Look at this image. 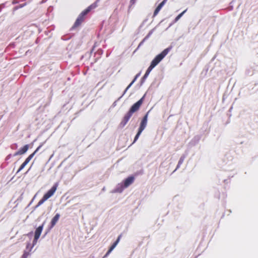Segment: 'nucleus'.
<instances>
[{
  "label": "nucleus",
  "mask_w": 258,
  "mask_h": 258,
  "mask_svg": "<svg viewBox=\"0 0 258 258\" xmlns=\"http://www.w3.org/2000/svg\"><path fill=\"white\" fill-rule=\"evenodd\" d=\"M170 50V48H167L164 49L161 53L157 55L154 59L152 61L151 65L153 67H155L168 53Z\"/></svg>",
  "instance_id": "39448f33"
},
{
  "label": "nucleus",
  "mask_w": 258,
  "mask_h": 258,
  "mask_svg": "<svg viewBox=\"0 0 258 258\" xmlns=\"http://www.w3.org/2000/svg\"><path fill=\"white\" fill-rule=\"evenodd\" d=\"M142 132H143V131L139 130L138 133H137V134L136 135V136L135 138L134 142H135L138 140V139L139 138L140 135H141V134Z\"/></svg>",
  "instance_id": "dca6fc26"
},
{
  "label": "nucleus",
  "mask_w": 258,
  "mask_h": 258,
  "mask_svg": "<svg viewBox=\"0 0 258 258\" xmlns=\"http://www.w3.org/2000/svg\"><path fill=\"white\" fill-rule=\"evenodd\" d=\"M147 120H148V113L146 114V115L144 116V118L143 119L142 121H141L140 126L139 128V130L141 131H143L147 124Z\"/></svg>",
  "instance_id": "1a4fd4ad"
},
{
  "label": "nucleus",
  "mask_w": 258,
  "mask_h": 258,
  "mask_svg": "<svg viewBox=\"0 0 258 258\" xmlns=\"http://www.w3.org/2000/svg\"><path fill=\"white\" fill-rule=\"evenodd\" d=\"M44 224H43L41 226H39L36 228L35 231L34 233V238L33 241V244L31 246H30L29 244H28L27 245V249L29 250V251H31L33 247L36 244L37 242V240L39 239L43 228Z\"/></svg>",
  "instance_id": "f03ea898"
},
{
  "label": "nucleus",
  "mask_w": 258,
  "mask_h": 258,
  "mask_svg": "<svg viewBox=\"0 0 258 258\" xmlns=\"http://www.w3.org/2000/svg\"><path fill=\"white\" fill-rule=\"evenodd\" d=\"M139 75H137L136 78H135V79L131 83V84L128 86V87H127L126 88V90L128 89L133 84V83L135 82V80H136V79L137 78V77H138Z\"/></svg>",
  "instance_id": "412c9836"
},
{
  "label": "nucleus",
  "mask_w": 258,
  "mask_h": 258,
  "mask_svg": "<svg viewBox=\"0 0 258 258\" xmlns=\"http://www.w3.org/2000/svg\"><path fill=\"white\" fill-rule=\"evenodd\" d=\"M165 3V1H163L161 3L159 4V5L157 7L154 12V15H156L158 12L160 11L162 7L163 6Z\"/></svg>",
  "instance_id": "4468645a"
},
{
  "label": "nucleus",
  "mask_w": 258,
  "mask_h": 258,
  "mask_svg": "<svg viewBox=\"0 0 258 258\" xmlns=\"http://www.w3.org/2000/svg\"><path fill=\"white\" fill-rule=\"evenodd\" d=\"M57 189V186L56 185H54L49 190L44 196L43 197H44V199H48L49 198H50L51 197H52L54 192H55L56 190Z\"/></svg>",
  "instance_id": "6e6552de"
},
{
  "label": "nucleus",
  "mask_w": 258,
  "mask_h": 258,
  "mask_svg": "<svg viewBox=\"0 0 258 258\" xmlns=\"http://www.w3.org/2000/svg\"><path fill=\"white\" fill-rule=\"evenodd\" d=\"M96 7L95 5H92L89 7H88L86 10H85L84 11H83L81 14L79 15V17L78 18L77 20H76V22L75 23L76 25H79L82 21L83 20V17L86 15L89 12H90L92 9H94Z\"/></svg>",
  "instance_id": "423d86ee"
},
{
  "label": "nucleus",
  "mask_w": 258,
  "mask_h": 258,
  "mask_svg": "<svg viewBox=\"0 0 258 258\" xmlns=\"http://www.w3.org/2000/svg\"><path fill=\"white\" fill-rule=\"evenodd\" d=\"M154 67H153L152 66H151L150 64V66H149V67L148 68L145 74V76H144V77H147L149 74H150V73L151 72V71L152 70V69L154 68Z\"/></svg>",
  "instance_id": "2eb2a0df"
},
{
  "label": "nucleus",
  "mask_w": 258,
  "mask_h": 258,
  "mask_svg": "<svg viewBox=\"0 0 258 258\" xmlns=\"http://www.w3.org/2000/svg\"><path fill=\"white\" fill-rule=\"evenodd\" d=\"M46 200H47L45 199L44 197H43L42 199L41 200H40L39 202H38V206H39L41 205V204H42Z\"/></svg>",
  "instance_id": "a211bd4d"
},
{
  "label": "nucleus",
  "mask_w": 258,
  "mask_h": 258,
  "mask_svg": "<svg viewBox=\"0 0 258 258\" xmlns=\"http://www.w3.org/2000/svg\"><path fill=\"white\" fill-rule=\"evenodd\" d=\"M139 75H137L136 78H135V79L131 83V84L128 86V87H127L126 88V90L128 89L133 84V83L135 82V80H136V79L137 78V77H138Z\"/></svg>",
  "instance_id": "aec40b11"
},
{
  "label": "nucleus",
  "mask_w": 258,
  "mask_h": 258,
  "mask_svg": "<svg viewBox=\"0 0 258 258\" xmlns=\"http://www.w3.org/2000/svg\"><path fill=\"white\" fill-rule=\"evenodd\" d=\"M60 217V215L59 214H56L54 217L52 219L51 221V227L52 228L53 226L55 225L57 221H58Z\"/></svg>",
  "instance_id": "f8f14e48"
},
{
  "label": "nucleus",
  "mask_w": 258,
  "mask_h": 258,
  "mask_svg": "<svg viewBox=\"0 0 258 258\" xmlns=\"http://www.w3.org/2000/svg\"><path fill=\"white\" fill-rule=\"evenodd\" d=\"M145 97V95L140 99L137 102L135 103L131 108L130 112L131 113H133L136 111H137L140 107L141 105L143 103V99Z\"/></svg>",
  "instance_id": "0eeeda50"
},
{
  "label": "nucleus",
  "mask_w": 258,
  "mask_h": 258,
  "mask_svg": "<svg viewBox=\"0 0 258 258\" xmlns=\"http://www.w3.org/2000/svg\"><path fill=\"white\" fill-rule=\"evenodd\" d=\"M139 75H137L136 78H135V79L131 83V84L128 86V87H127L126 88V90L128 89L133 84V83L135 82V80H136V79L137 78V77H138Z\"/></svg>",
  "instance_id": "6ab92c4d"
},
{
  "label": "nucleus",
  "mask_w": 258,
  "mask_h": 258,
  "mask_svg": "<svg viewBox=\"0 0 258 258\" xmlns=\"http://www.w3.org/2000/svg\"><path fill=\"white\" fill-rule=\"evenodd\" d=\"M120 237H121L120 236H118V237L117 238V239L116 240V241L115 242V243L109 248V250L108 251V252L106 254V256L108 255L113 250V249L116 247V246L117 245V244L118 243V242H119V241L120 240Z\"/></svg>",
  "instance_id": "ddd939ff"
},
{
  "label": "nucleus",
  "mask_w": 258,
  "mask_h": 258,
  "mask_svg": "<svg viewBox=\"0 0 258 258\" xmlns=\"http://www.w3.org/2000/svg\"><path fill=\"white\" fill-rule=\"evenodd\" d=\"M135 178L133 176H130L125 179L122 182L118 184L114 189L113 192L121 193L124 188L131 185L134 181Z\"/></svg>",
  "instance_id": "f257e3e1"
},
{
  "label": "nucleus",
  "mask_w": 258,
  "mask_h": 258,
  "mask_svg": "<svg viewBox=\"0 0 258 258\" xmlns=\"http://www.w3.org/2000/svg\"><path fill=\"white\" fill-rule=\"evenodd\" d=\"M186 12V10L184 11L183 12H182L181 13H180V14H179L175 18V21H177L183 15V14Z\"/></svg>",
  "instance_id": "f3484780"
},
{
  "label": "nucleus",
  "mask_w": 258,
  "mask_h": 258,
  "mask_svg": "<svg viewBox=\"0 0 258 258\" xmlns=\"http://www.w3.org/2000/svg\"><path fill=\"white\" fill-rule=\"evenodd\" d=\"M40 147H41V146H39L32 154H34V155L36 154V153L39 150Z\"/></svg>",
  "instance_id": "4be33fe9"
},
{
  "label": "nucleus",
  "mask_w": 258,
  "mask_h": 258,
  "mask_svg": "<svg viewBox=\"0 0 258 258\" xmlns=\"http://www.w3.org/2000/svg\"><path fill=\"white\" fill-rule=\"evenodd\" d=\"M170 50V48H167L164 49L161 53L157 55L154 59L152 61L151 65L153 67H155L168 53Z\"/></svg>",
  "instance_id": "7ed1b4c3"
},
{
  "label": "nucleus",
  "mask_w": 258,
  "mask_h": 258,
  "mask_svg": "<svg viewBox=\"0 0 258 258\" xmlns=\"http://www.w3.org/2000/svg\"><path fill=\"white\" fill-rule=\"evenodd\" d=\"M34 156V154H31L26 159L24 162L21 165L19 171L22 170L24 167L30 162V161L32 159V158Z\"/></svg>",
  "instance_id": "9b49d317"
},
{
  "label": "nucleus",
  "mask_w": 258,
  "mask_h": 258,
  "mask_svg": "<svg viewBox=\"0 0 258 258\" xmlns=\"http://www.w3.org/2000/svg\"><path fill=\"white\" fill-rule=\"evenodd\" d=\"M170 50V48H167L164 49L161 53L157 55L154 59L152 61L151 65L153 67H155L168 53Z\"/></svg>",
  "instance_id": "20e7f679"
},
{
  "label": "nucleus",
  "mask_w": 258,
  "mask_h": 258,
  "mask_svg": "<svg viewBox=\"0 0 258 258\" xmlns=\"http://www.w3.org/2000/svg\"><path fill=\"white\" fill-rule=\"evenodd\" d=\"M29 146L26 145L24 146L23 148H21L18 151L16 152L14 154L15 156H17L18 155H22L25 153L27 150H28Z\"/></svg>",
  "instance_id": "9d476101"
}]
</instances>
